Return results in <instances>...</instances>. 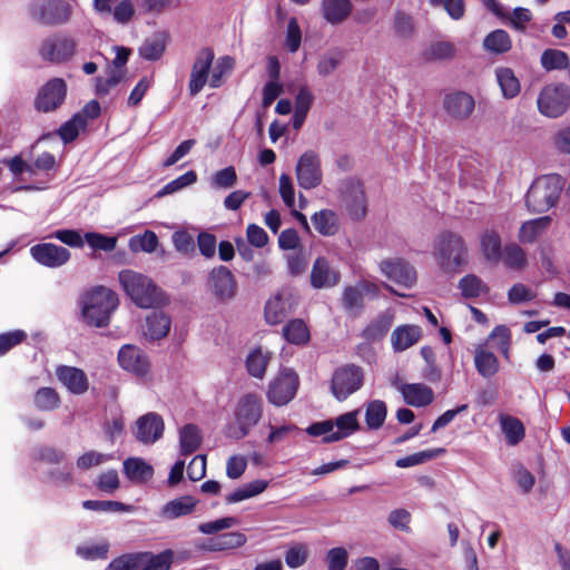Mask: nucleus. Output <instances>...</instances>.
Here are the masks:
<instances>
[{"instance_id": "obj_1", "label": "nucleus", "mask_w": 570, "mask_h": 570, "mask_svg": "<svg viewBox=\"0 0 570 570\" xmlns=\"http://www.w3.org/2000/svg\"><path fill=\"white\" fill-rule=\"evenodd\" d=\"M118 281L124 292L141 308H154L167 303L164 292L148 276L132 269H122Z\"/></svg>"}, {"instance_id": "obj_2", "label": "nucleus", "mask_w": 570, "mask_h": 570, "mask_svg": "<svg viewBox=\"0 0 570 570\" xmlns=\"http://www.w3.org/2000/svg\"><path fill=\"white\" fill-rule=\"evenodd\" d=\"M433 257L444 273H459L468 264L466 243L456 233L443 232L434 242Z\"/></svg>"}, {"instance_id": "obj_3", "label": "nucleus", "mask_w": 570, "mask_h": 570, "mask_svg": "<svg viewBox=\"0 0 570 570\" xmlns=\"http://www.w3.org/2000/svg\"><path fill=\"white\" fill-rule=\"evenodd\" d=\"M118 303V296L115 292L104 286L95 287L85 295L82 301L85 322L96 327L107 326Z\"/></svg>"}, {"instance_id": "obj_4", "label": "nucleus", "mask_w": 570, "mask_h": 570, "mask_svg": "<svg viewBox=\"0 0 570 570\" xmlns=\"http://www.w3.org/2000/svg\"><path fill=\"white\" fill-rule=\"evenodd\" d=\"M563 189L562 178L557 174L538 177L530 186L525 203L533 213H544L556 206Z\"/></svg>"}, {"instance_id": "obj_5", "label": "nucleus", "mask_w": 570, "mask_h": 570, "mask_svg": "<svg viewBox=\"0 0 570 570\" xmlns=\"http://www.w3.org/2000/svg\"><path fill=\"white\" fill-rule=\"evenodd\" d=\"M358 429L357 412H347L335 420L312 423L306 428L311 436H323L324 443H332L352 435Z\"/></svg>"}, {"instance_id": "obj_6", "label": "nucleus", "mask_w": 570, "mask_h": 570, "mask_svg": "<svg viewBox=\"0 0 570 570\" xmlns=\"http://www.w3.org/2000/svg\"><path fill=\"white\" fill-rule=\"evenodd\" d=\"M234 415L235 423L227 426L226 435L240 440L249 433L250 429L258 423L262 416V406L256 394H245L240 399Z\"/></svg>"}, {"instance_id": "obj_7", "label": "nucleus", "mask_w": 570, "mask_h": 570, "mask_svg": "<svg viewBox=\"0 0 570 570\" xmlns=\"http://www.w3.org/2000/svg\"><path fill=\"white\" fill-rule=\"evenodd\" d=\"M541 115L549 118L562 116L570 107V87L566 83H550L544 86L537 99Z\"/></svg>"}, {"instance_id": "obj_8", "label": "nucleus", "mask_w": 570, "mask_h": 570, "mask_svg": "<svg viewBox=\"0 0 570 570\" xmlns=\"http://www.w3.org/2000/svg\"><path fill=\"white\" fill-rule=\"evenodd\" d=\"M72 8L65 0H33L29 6L30 17L43 26H59L69 21Z\"/></svg>"}, {"instance_id": "obj_9", "label": "nucleus", "mask_w": 570, "mask_h": 570, "mask_svg": "<svg viewBox=\"0 0 570 570\" xmlns=\"http://www.w3.org/2000/svg\"><path fill=\"white\" fill-rule=\"evenodd\" d=\"M340 202L350 217L355 220L363 219L367 213V202L362 184L354 178H346L338 187Z\"/></svg>"}, {"instance_id": "obj_10", "label": "nucleus", "mask_w": 570, "mask_h": 570, "mask_svg": "<svg viewBox=\"0 0 570 570\" xmlns=\"http://www.w3.org/2000/svg\"><path fill=\"white\" fill-rule=\"evenodd\" d=\"M207 287L219 302L232 301L237 294V282L230 269L224 265L214 267L208 274Z\"/></svg>"}, {"instance_id": "obj_11", "label": "nucleus", "mask_w": 570, "mask_h": 570, "mask_svg": "<svg viewBox=\"0 0 570 570\" xmlns=\"http://www.w3.org/2000/svg\"><path fill=\"white\" fill-rule=\"evenodd\" d=\"M296 178L298 185L304 189H312L321 184V161L315 151L307 150L299 157L296 165Z\"/></svg>"}, {"instance_id": "obj_12", "label": "nucleus", "mask_w": 570, "mask_h": 570, "mask_svg": "<svg viewBox=\"0 0 570 570\" xmlns=\"http://www.w3.org/2000/svg\"><path fill=\"white\" fill-rule=\"evenodd\" d=\"M215 55L210 48H203L196 56L191 67L190 79L188 83L189 94L191 97L198 95L206 82L210 79L209 71L214 61Z\"/></svg>"}, {"instance_id": "obj_13", "label": "nucleus", "mask_w": 570, "mask_h": 570, "mask_svg": "<svg viewBox=\"0 0 570 570\" xmlns=\"http://www.w3.org/2000/svg\"><path fill=\"white\" fill-rule=\"evenodd\" d=\"M67 86L60 78L49 80L39 91L35 106L38 111L50 112L56 110L66 98Z\"/></svg>"}, {"instance_id": "obj_14", "label": "nucleus", "mask_w": 570, "mask_h": 570, "mask_svg": "<svg viewBox=\"0 0 570 570\" xmlns=\"http://www.w3.org/2000/svg\"><path fill=\"white\" fill-rule=\"evenodd\" d=\"M31 257L42 266L57 268L70 259V252L66 247L52 243H41L30 248Z\"/></svg>"}, {"instance_id": "obj_15", "label": "nucleus", "mask_w": 570, "mask_h": 570, "mask_svg": "<svg viewBox=\"0 0 570 570\" xmlns=\"http://www.w3.org/2000/svg\"><path fill=\"white\" fill-rule=\"evenodd\" d=\"M364 381L362 367L346 364L338 367L332 376V392H356Z\"/></svg>"}, {"instance_id": "obj_16", "label": "nucleus", "mask_w": 570, "mask_h": 570, "mask_svg": "<svg viewBox=\"0 0 570 570\" xmlns=\"http://www.w3.org/2000/svg\"><path fill=\"white\" fill-rule=\"evenodd\" d=\"M118 363L121 368L136 375H145L150 368L146 353L138 346L126 344L118 352Z\"/></svg>"}, {"instance_id": "obj_17", "label": "nucleus", "mask_w": 570, "mask_h": 570, "mask_svg": "<svg viewBox=\"0 0 570 570\" xmlns=\"http://www.w3.org/2000/svg\"><path fill=\"white\" fill-rule=\"evenodd\" d=\"M381 273L389 279L411 287L416 279V273L414 268L402 258H387L379 265Z\"/></svg>"}, {"instance_id": "obj_18", "label": "nucleus", "mask_w": 570, "mask_h": 570, "mask_svg": "<svg viewBox=\"0 0 570 570\" xmlns=\"http://www.w3.org/2000/svg\"><path fill=\"white\" fill-rule=\"evenodd\" d=\"M76 50V42L68 37H55L46 39L40 48L43 59L51 62H61L70 59Z\"/></svg>"}, {"instance_id": "obj_19", "label": "nucleus", "mask_w": 570, "mask_h": 570, "mask_svg": "<svg viewBox=\"0 0 570 570\" xmlns=\"http://www.w3.org/2000/svg\"><path fill=\"white\" fill-rule=\"evenodd\" d=\"M136 438L144 444H153L163 436L164 421L156 413H147L137 423Z\"/></svg>"}, {"instance_id": "obj_20", "label": "nucleus", "mask_w": 570, "mask_h": 570, "mask_svg": "<svg viewBox=\"0 0 570 570\" xmlns=\"http://www.w3.org/2000/svg\"><path fill=\"white\" fill-rule=\"evenodd\" d=\"M340 279V272L325 257L316 258L311 272V284L314 288L334 287Z\"/></svg>"}, {"instance_id": "obj_21", "label": "nucleus", "mask_w": 570, "mask_h": 570, "mask_svg": "<svg viewBox=\"0 0 570 570\" xmlns=\"http://www.w3.org/2000/svg\"><path fill=\"white\" fill-rule=\"evenodd\" d=\"M377 287L367 282H360L355 286H347L343 292V306L351 315H357L363 308L365 294H376Z\"/></svg>"}, {"instance_id": "obj_22", "label": "nucleus", "mask_w": 570, "mask_h": 570, "mask_svg": "<svg viewBox=\"0 0 570 570\" xmlns=\"http://www.w3.org/2000/svg\"><path fill=\"white\" fill-rule=\"evenodd\" d=\"M56 376L69 392H87L89 389L87 374L81 368L59 365L56 367Z\"/></svg>"}, {"instance_id": "obj_23", "label": "nucleus", "mask_w": 570, "mask_h": 570, "mask_svg": "<svg viewBox=\"0 0 570 570\" xmlns=\"http://www.w3.org/2000/svg\"><path fill=\"white\" fill-rule=\"evenodd\" d=\"M443 105L452 118L463 120L472 114L475 101L471 95L459 91L446 95Z\"/></svg>"}, {"instance_id": "obj_24", "label": "nucleus", "mask_w": 570, "mask_h": 570, "mask_svg": "<svg viewBox=\"0 0 570 570\" xmlns=\"http://www.w3.org/2000/svg\"><path fill=\"white\" fill-rule=\"evenodd\" d=\"M498 423L508 445L515 446L524 439L525 428L518 417L505 412H499Z\"/></svg>"}, {"instance_id": "obj_25", "label": "nucleus", "mask_w": 570, "mask_h": 570, "mask_svg": "<svg viewBox=\"0 0 570 570\" xmlns=\"http://www.w3.org/2000/svg\"><path fill=\"white\" fill-rule=\"evenodd\" d=\"M124 473L127 479L137 484H144L154 476V468L141 458H128L122 463Z\"/></svg>"}, {"instance_id": "obj_26", "label": "nucleus", "mask_w": 570, "mask_h": 570, "mask_svg": "<svg viewBox=\"0 0 570 570\" xmlns=\"http://www.w3.org/2000/svg\"><path fill=\"white\" fill-rule=\"evenodd\" d=\"M247 542V538L244 533L234 531L219 534L215 538L209 539L203 549L210 552H219L234 550L243 547Z\"/></svg>"}, {"instance_id": "obj_27", "label": "nucleus", "mask_w": 570, "mask_h": 570, "mask_svg": "<svg viewBox=\"0 0 570 570\" xmlns=\"http://www.w3.org/2000/svg\"><path fill=\"white\" fill-rule=\"evenodd\" d=\"M422 335L417 325L397 326L391 335L392 347L395 352H403L416 344Z\"/></svg>"}, {"instance_id": "obj_28", "label": "nucleus", "mask_w": 570, "mask_h": 570, "mask_svg": "<svg viewBox=\"0 0 570 570\" xmlns=\"http://www.w3.org/2000/svg\"><path fill=\"white\" fill-rule=\"evenodd\" d=\"M197 504L190 495H184L167 502L160 510V517L164 520H174L190 514Z\"/></svg>"}, {"instance_id": "obj_29", "label": "nucleus", "mask_w": 570, "mask_h": 570, "mask_svg": "<svg viewBox=\"0 0 570 570\" xmlns=\"http://www.w3.org/2000/svg\"><path fill=\"white\" fill-rule=\"evenodd\" d=\"M138 570H169L173 563L174 553L171 550H165L158 554L150 552L136 553Z\"/></svg>"}, {"instance_id": "obj_30", "label": "nucleus", "mask_w": 570, "mask_h": 570, "mask_svg": "<svg viewBox=\"0 0 570 570\" xmlns=\"http://www.w3.org/2000/svg\"><path fill=\"white\" fill-rule=\"evenodd\" d=\"M481 250L484 258L490 263H499L502 257V242L499 233L494 229H487L480 236Z\"/></svg>"}, {"instance_id": "obj_31", "label": "nucleus", "mask_w": 570, "mask_h": 570, "mask_svg": "<svg viewBox=\"0 0 570 570\" xmlns=\"http://www.w3.org/2000/svg\"><path fill=\"white\" fill-rule=\"evenodd\" d=\"M323 16L332 24L342 23L352 12L350 0H323Z\"/></svg>"}, {"instance_id": "obj_32", "label": "nucleus", "mask_w": 570, "mask_h": 570, "mask_svg": "<svg viewBox=\"0 0 570 570\" xmlns=\"http://www.w3.org/2000/svg\"><path fill=\"white\" fill-rule=\"evenodd\" d=\"M314 228L323 236H334L340 230V219L335 212L322 209L312 216Z\"/></svg>"}, {"instance_id": "obj_33", "label": "nucleus", "mask_w": 570, "mask_h": 570, "mask_svg": "<svg viewBox=\"0 0 570 570\" xmlns=\"http://www.w3.org/2000/svg\"><path fill=\"white\" fill-rule=\"evenodd\" d=\"M170 318L163 312H153L146 317L145 335L150 340L165 337L170 330Z\"/></svg>"}, {"instance_id": "obj_34", "label": "nucleus", "mask_w": 570, "mask_h": 570, "mask_svg": "<svg viewBox=\"0 0 570 570\" xmlns=\"http://www.w3.org/2000/svg\"><path fill=\"white\" fill-rule=\"evenodd\" d=\"M202 444L200 430L195 424H187L179 431V451L188 455L198 450Z\"/></svg>"}, {"instance_id": "obj_35", "label": "nucleus", "mask_w": 570, "mask_h": 570, "mask_svg": "<svg viewBox=\"0 0 570 570\" xmlns=\"http://www.w3.org/2000/svg\"><path fill=\"white\" fill-rule=\"evenodd\" d=\"M549 216L539 217L523 223L520 227L519 239L522 243H533L550 226Z\"/></svg>"}, {"instance_id": "obj_36", "label": "nucleus", "mask_w": 570, "mask_h": 570, "mask_svg": "<svg viewBox=\"0 0 570 570\" xmlns=\"http://www.w3.org/2000/svg\"><path fill=\"white\" fill-rule=\"evenodd\" d=\"M495 76L504 98L512 99L520 94L521 85L512 69L498 68Z\"/></svg>"}, {"instance_id": "obj_37", "label": "nucleus", "mask_w": 570, "mask_h": 570, "mask_svg": "<svg viewBox=\"0 0 570 570\" xmlns=\"http://www.w3.org/2000/svg\"><path fill=\"white\" fill-rule=\"evenodd\" d=\"M165 49V36L158 32L145 39L139 47V55L146 60L155 61L163 57Z\"/></svg>"}, {"instance_id": "obj_38", "label": "nucleus", "mask_w": 570, "mask_h": 570, "mask_svg": "<svg viewBox=\"0 0 570 570\" xmlns=\"http://www.w3.org/2000/svg\"><path fill=\"white\" fill-rule=\"evenodd\" d=\"M474 364L484 377H491L499 371V361L497 356L483 347H478L474 353Z\"/></svg>"}, {"instance_id": "obj_39", "label": "nucleus", "mask_w": 570, "mask_h": 570, "mask_svg": "<svg viewBox=\"0 0 570 570\" xmlns=\"http://www.w3.org/2000/svg\"><path fill=\"white\" fill-rule=\"evenodd\" d=\"M461 294L465 298H475L488 294L489 286L475 274H468L459 281L458 285Z\"/></svg>"}, {"instance_id": "obj_40", "label": "nucleus", "mask_w": 570, "mask_h": 570, "mask_svg": "<svg viewBox=\"0 0 570 570\" xmlns=\"http://www.w3.org/2000/svg\"><path fill=\"white\" fill-rule=\"evenodd\" d=\"M284 338L295 345H304L309 341V331L302 320H292L283 327Z\"/></svg>"}, {"instance_id": "obj_41", "label": "nucleus", "mask_w": 570, "mask_h": 570, "mask_svg": "<svg viewBox=\"0 0 570 570\" xmlns=\"http://www.w3.org/2000/svg\"><path fill=\"white\" fill-rule=\"evenodd\" d=\"M393 323V315L385 312L372 321L363 331V336L366 340L375 341L383 337L390 330Z\"/></svg>"}, {"instance_id": "obj_42", "label": "nucleus", "mask_w": 570, "mask_h": 570, "mask_svg": "<svg viewBox=\"0 0 570 570\" xmlns=\"http://www.w3.org/2000/svg\"><path fill=\"white\" fill-rule=\"evenodd\" d=\"M287 313L288 304L279 294L269 298L265 305V318L269 324L281 323Z\"/></svg>"}, {"instance_id": "obj_43", "label": "nucleus", "mask_w": 570, "mask_h": 570, "mask_svg": "<svg viewBox=\"0 0 570 570\" xmlns=\"http://www.w3.org/2000/svg\"><path fill=\"white\" fill-rule=\"evenodd\" d=\"M501 261L511 269L521 271L528 265L525 252L515 243L505 245Z\"/></svg>"}, {"instance_id": "obj_44", "label": "nucleus", "mask_w": 570, "mask_h": 570, "mask_svg": "<svg viewBox=\"0 0 570 570\" xmlns=\"http://www.w3.org/2000/svg\"><path fill=\"white\" fill-rule=\"evenodd\" d=\"M271 357L269 352H264L261 347L253 350L246 357V368L248 373L262 379Z\"/></svg>"}, {"instance_id": "obj_45", "label": "nucleus", "mask_w": 570, "mask_h": 570, "mask_svg": "<svg viewBox=\"0 0 570 570\" xmlns=\"http://www.w3.org/2000/svg\"><path fill=\"white\" fill-rule=\"evenodd\" d=\"M298 375L292 368H283L274 379L269 392H297Z\"/></svg>"}, {"instance_id": "obj_46", "label": "nucleus", "mask_w": 570, "mask_h": 570, "mask_svg": "<svg viewBox=\"0 0 570 570\" xmlns=\"http://www.w3.org/2000/svg\"><path fill=\"white\" fill-rule=\"evenodd\" d=\"M540 62L547 71L562 70L569 67V57L564 51L546 49L541 55Z\"/></svg>"}, {"instance_id": "obj_47", "label": "nucleus", "mask_w": 570, "mask_h": 570, "mask_svg": "<svg viewBox=\"0 0 570 570\" xmlns=\"http://www.w3.org/2000/svg\"><path fill=\"white\" fill-rule=\"evenodd\" d=\"M483 46L488 51L503 53L511 49V39L507 31L498 29L484 38Z\"/></svg>"}, {"instance_id": "obj_48", "label": "nucleus", "mask_w": 570, "mask_h": 570, "mask_svg": "<svg viewBox=\"0 0 570 570\" xmlns=\"http://www.w3.org/2000/svg\"><path fill=\"white\" fill-rule=\"evenodd\" d=\"M87 120L82 115L76 114L70 120L66 121L59 129L58 135L65 144L73 141L80 130L85 129Z\"/></svg>"}, {"instance_id": "obj_49", "label": "nucleus", "mask_w": 570, "mask_h": 570, "mask_svg": "<svg viewBox=\"0 0 570 570\" xmlns=\"http://www.w3.org/2000/svg\"><path fill=\"white\" fill-rule=\"evenodd\" d=\"M454 55V45L449 41L432 42L423 53L424 59L428 61L449 60L452 59Z\"/></svg>"}, {"instance_id": "obj_50", "label": "nucleus", "mask_w": 570, "mask_h": 570, "mask_svg": "<svg viewBox=\"0 0 570 570\" xmlns=\"http://www.w3.org/2000/svg\"><path fill=\"white\" fill-rule=\"evenodd\" d=\"M444 452L445 450L442 448L420 451L411 455L397 459L395 465L401 469L411 468L428 462Z\"/></svg>"}, {"instance_id": "obj_51", "label": "nucleus", "mask_w": 570, "mask_h": 570, "mask_svg": "<svg viewBox=\"0 0 570 570\" xmlns=\"http://www.w3.org/2000/svg\"><path fill=\"white\" fill-rule=\"evenodd\" d=\"M343 52L340 49H331L321 56L317 62V71L321 76L326 77L333 73L341 65Z\"/></svg>"}, {"instance_id": "obj_52", "label": "nucleus", "mask_w": 570, "mask_h": 570, "mask_svg": "<svg viewBox=\"0 0 570 570\" xmlns=\"http://www.w3.org/2000/svg\"><path fill=\"white\" fill-rule=\"evenodd\" d=\"M109 551V543L101 541L99 543H87L78 546L76 553L85 560L106 559Z\"/></svg>"}, {"instance_id": "obj_53", "label": "nucleus", "mask_w": 570, "mask_h": 570, "mask_svg": "<svg viewBox=\"0 0 570 570\" xmlns=\"http://www.w3.org/2000/svg\"><path fill=\"white\" fill-rule=\"evenodd\" d=\"M386 417V406L382 401H373L367 405L365 420L368 429L381 428Z\"/></svg>"}, {"instance_id": "obj_54", "label": "nucleus", "mask_w": 570, "mask_h": 570, "mask_svg": "<svg viewBox=\"0 0 570 570\" xmlns=\"http://www.w3.org/2000/svg\"><path fill=\"white\" fill-rule=\"evenodd\" d=\"M157 246L158 237L151 230H146L141 235L131 237L129 240V247L134 252L141 250L146 253H153L156 250Z\"/></svg>"}, {"instance_id": "obj_55", "label": "nucleus", "mask_w": 570, "mask_h": 570, "mask_svg": "<svg viewBox=\"0 0 570 570\" xmlns=\"http://www.w3.org/2000/svg\"><path fill=\"white\" fill-rule=\"evenodd\" d=\"M197 180V174L194 170H188L184 175L177 177L176 179L167 183L158 193L157 197H163L166 195H170L181 190L185 187H188L195 184Z\"/></svg>"}, {"instance_id": "obj_56", "label": "nucleus", "mask_w": 570, "mask_h": 570, "mask_svg": "<svg viewBox=\"0 0 570 570\" xmlns=\"http://www.w3.org/2000/svg\"><path fill=\"white\" fill-rule=\"evenodd\" d=\"M83 238L91 248L104 252H111L116 248L117 245V237L107 236L99 233H86Z\"/></svg>"}, {"instance_id": "obj_57", "label": "nucleus", "mask_w": 570, "mask_h": 570, "mask_svg": "<svg viewBox=\"0 0 570 570\" xmlns=\"http://www.w3.org/2000/svg\"><path fill=\"white\" fill-rule=\"evenodd\" d=\"M237 183V174L233 166L216 171L212 178V186L217 189H229Z\"/></svg>"}, {"instance_id": "obj_58", "label": "nucleus", "mask_w": 570, "mask_h": 570, "mask_svg": "<svg viewBox=\"0 0 570 570\" xmlns=\"http://www.w3.org/2000/svg\"><path fill=\"white\" fill-rule=\"evenodd\" d=\"M234 59L229 56H224V57H220L214 69H213V72H212V76H210V79H209V86L212 88H218L220 85H222V78L230 72L234 68Z\"/></svg>"}, {"instance_id": "obj_59", "label": "nucleus", "mask_w": 570, "mask_h": 570, "mask_svg": "<svg viewBox=\"0 0 570 570\" xmlns=\"http://www.w3.org/2000/svg\"><path fill=\"white\" fill-rule=\"evenodd\" d=\"M111 458L112 456L109 454H104L97 451H88L77 459L76 465L79 470L86 471L89 470L90 468L98 466L105 463Z\"/></svg>"}, {"instance_id": "obj_60", "label": "nucleus", "mask_w": 570, "mask_h": 570, "mask_svg": "<svg viewBox=\"0 0 570 570\" xmlns=\"http://www.w3.org/2000/svg\"><path fill=\"white\" fill-rule=\"evenodd\" d=\"M302 42V31L296 18H291L285 36V47L289 52H296Z\"/></svg>"}, {"instance_id": "obj_61", "label": "nucleus", "mask_w": 570, "mask_h": 570, "mask_svg": "<svg viewBox=\"0 0 570 570\" xmlns=\"http://www.w3.org/2000/svg\"><path fill=\"white\" fill-rule=\"evenodd\" d=\"M33 460L43 461L50 464H58L63 461L65 453L50 446H40L32 452Z\"/></svg>"}, {"instance_id": "obj_62", "label": "nucleus", "mask_w": 570, "mask_h": 570, "mask_svg": "<svg viewBox=\"0 0 570 570\" xmlns=\"http://www.w3.org/2000/svg\"><path fill=\"white\" fill-rule=\"evenodd\" d=\"M27 338V334L22 330L0 334V356L4 355L12 347L17 346Z\"/></svg>"}, {"instance_id": "obj_63", "label": "nucleus", "mask_w": 570, "mask_h": 570, "mask_svg": "<svg viewBox=\"0 0 570 570\" xmlns=\"http://www.w3.org/2000/svg\"><path fill=\"white\" fill-rule=\"evenodd\" d=\"M535 298V293L522 283L514 284L508 292V301L511 304L530 302Z\"/></svg>"}, {"instance_id": "obj_64", "label": "nucleus", "mask_w": 570, "mask_h": 570, "mask_svg": "<svg viewBox=\"0 0 570 570\" xmlns=\"http://www.w3.org/2000/svg\"><path fill=\"white\" fill-rule=\"evenodd\" d=\"M348 554L344 548H333L326 554L328 570H344L347 564Z\"/></svg>"}]
</instances>
